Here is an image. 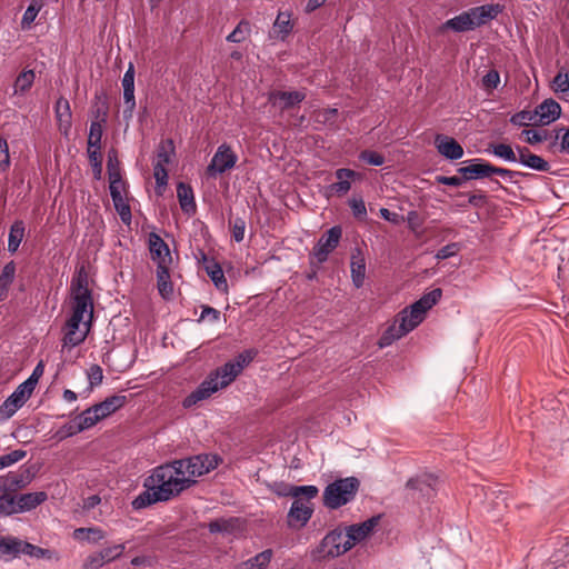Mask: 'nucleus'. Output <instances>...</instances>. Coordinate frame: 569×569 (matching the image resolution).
I'll use <instances>...</instances> for the list:
<instances>
[{"instance_id":"obj_22","label":"nucleus","mask_w":569,"mask_h":569,"mask_svg":"<svg viewBox=\"0 0 569 569\" xmlns=\"http://www.w3.org/2000/svg\"><path fill=\"white\" fill-rule=\"evenodd\" d=\"M29 482L30 478L24 473L9 472L0 476V489L3 495H11V492L27 487Z\"/></svg>"},{"instance_id":"obj_30","label":"nucleus","mask_w":569,"mask_h":569,"mask_svg":"<svg viewBox=\"0 0 569 569\" xmlns=\"http://www.w3.org/2000/svg\"><path fill=\"white\" fill-rule=\"evenodd\" d=\"M272 558V550L267 549L254 557L239 563L234 569H266Z\"/></svg>"},{"instance_id":"obj_20","label":"nucleus","mask_w":569,"mask_h":569,"mask_svg":"<svg viewBox=\"0 0 569 569\" xmlns=\"http://www.w3.org/2000/svg\"><path fill=\"white\" fill-rule=\"evenodd\" d=\"M518 161L532 170L547 172L550 169V164L540 156L533 154L526 147L517 146Z\"/></svg>"},{"instance_id":"obj_40","label":"nucleus","mask_w":569,"mask_h":569,"mask_svg":"<svg viewBox=\"0 0 569 569\" xmlns=\"http://www.w3.org/2000/svg\"><path fill=\"white\" fill-rule=\"evenodd\" d=\"M41 8H42V4L37 0H33L28 6V8L26 9V11L22 16V19H21V29L22 30H29L31 28V26L34 22Z\"/></svg>"},{"instance_id":"obj_6","label":"nucleus","mask_w":569,"mask_h":569,"mask_svg":"<svg viewBox=\"0 0 569 569\" xmlns=\"http://www.w3.org/2000/svg\"><path fill=\"white\" fill-rule=\"evenodd\" d=\"M178 470H181V475L187 480L188 488L196 482L194 478L201 477L214 469L219 459L213 455H197L186 459H179L173 461Z\"/></svg>"},{"instance_id":"obj_2","label":"nucleus","mask_w":569,"mask_h":569,"mask_svg":"<svg viewBox=\"0 0 569 569\" xmlns=\"http://www.w3.org/2000/svg\"><path fill=\"white\" fill-rule=\"evenodd\" d=\"M143 487L146 490L132 501V508L136 510L156 502L168 501L188 488L186 478L173 461L154 468L144 479Z\"/></svg>"},{"instance_id":"obj_36","label":"nucleus","mask_w":569,"mask_h":569,"mask_svg":"<svg viewBox=\"0 0 569 569\" xmlns=\"http://www.w3.org/2000/svg\"><path fill=\"white\" fill-rule=\"evenodd\" d=\"M206 271H207L208 276L210 277V279L212 280V282L214 283L217 289L222 290V291L227 290L228 284H227L226 277L223 274L221 267L217 262L211 261L210 263H208L206 266Z\"/></svg>"},{"instance_id":"obj_55","label":"nucleus","mask_w":569,"mask_h":569,"mask_svg":"<svg viewBox=\"0 0 569 569\" xmlns=\"http://www.w3.org/2000/svg\"><path fill=\"white\" fill-rule=\"evenodd\" d=\"M124 551V545H114L111 547H107L101 549L99 552L103 556V559L107 562H110L117 558H119Z\"/></svg>"},{"instance_id":"obj_46","label":"nucleus","mask_w":569,"mask_h":569,"mask_svg":"<svg viewBox=\"0 0 569 569\" xmlns=\"http://www.w3.org/2000/svg\"><path fill=\"white\" fill-rule=\"evenodd\" d=\"M82 419H83V411L78 415L70 423L64 425L59 433L61 435V438L70 437L73 435H77L81 431L87 430L88 428H82Z\"/></svg>"},{"instance_id":"obj_10","label":"nucleus","mask_w":569,"mask_h":569,"mask_svg":"<svg viewBox=\"0 0 569 569\" xmlns=\"http://www.w3.org/2000/svg\"><path fill=\"white\" fill-rule=\"evenodd\" d=\"M238 161V156L232 150V148L227 144H220L210 163L207 167V174L209 177H217L218 174H222L228 170H231Z\"/></svg>"},{"instance_id":"obj_45","label":"nucleus","mask_w":569,"mask_h":569,"mask_svg":"<svg viewBox=\"0 0 569 569\" xmlns=\"http://www.w3.org/2000/svg\"><path fill=\"white\" fill-rule=\"evenodd\" d=\"M27 456V451L22 449L12 450L9 453L0 456V470L13 466Z\"/></svg>"},{"instance_id":"obj_42","label":"nucleus","mask_w":569,"mask_h":569,"mask_svg":"<svg viewBox=\"0 0 569 569\" xmlns=\"http://www.w3.org/2000/svg\"><path fill=\"white\" fill-rule=\"evenodd\" d=\"M510 122L512 124L519 126V127H526V126L539 123L537 114H533V110L532 111L523 110V111L515 113L510 118Z\"/></svg>"},{"instance_id":"obj_35","label":"nucleus","mask_w":569,"mask_h":569,"mask_svg":"<svg viewBox=\"0 0 569 569\" xmlns=\"http://www.w3.org/2000/svg\"><path fill=\"white\" fill-rule=\"evenodd\" d=\"M34 78L36 74L33 70L22 71L14 81L13 93L23 94L24 92H27L32 87Z\"/></svg>"},{"instance_id":"obj_17","label":"nucleus","mask_w":569,"mask_h":569,"mask_svg":"<svg viewBox=\"0 0 569 569\" xmlns=\"http://www.w3.org/2000/svg\"><path fill=\"white\" fill-rule=\"evenodd\" d=\"M108 112V106L106 101L101 102V106L97 108V120L92 121L90 124V130L88 134V146L97 147L101 146V138L103 133L102 123L106 122Z\"/></svg>"},{"instance_id":"obj_64","label":"nucleus","mask_w":569,"mask_h":569,"mask_svg":"<svg viewBox=\"0 0 569 569\" xmlns=\"http://www.w3.org/2000/svg\"><path fill=\"white\" fill-rule=\"evenodd\" d=\"M44 372V365L40 361L33 369L31 376L26 380L27 383H30L32 388H36L40 377Z\"/></svg>"},{"instance_id":"obj_19","label":"nucleus","mask_w":569,"mask_h":569,"mask_svg":"<svg viewBox=\"0 0 569 569\" xmlns=\"http://www.w3.org/2000/svg\"><path fill=\"white\" fill-rule=\"evenodd\" d=\"M560 104L553 99L545 100L533 110V114H537L540 124L553 122L560 117Z\"/></svg>"},{"instance_id":"obj_41","label":"nucleus","mask_w":569,"mask_h":569,"mask_svg":"<svg viewBox=\"0 0 569 569\" xmlns=\"http://www.w3.org/2000/svg\"><path fill=\"white\" fill-rule=\"evenodd\" d=\"M250 31V23L246 20H242L238 23L234 30L230 34H228L227 41L233 43H241L249 37Z\"/></svg>"},{"instance_id":"obj_53","label":"nucleus","mask_w":569,"mask_h":569,"mask_svg":"<svg viewBox=\"0 0 569 569\" xmlns=\"http://www.w3.org/2000/svg\"><path fill=\"white\" fill-rule=\"evenodd\" d=\"M10 167V154L7 139L0 138V172H6Z\"/></svg>"},{"instance_id":"obj_33","label":"nucleus","mask_w":569,"mask_h":569,"mask_svg":"<svg viewBox=\"0 0 569 569\" xmlns=\"http://www.w3.org/2000/svg\"><path fill=\"white\" fill-rule=\"evenodd\" d=\"M16 276V264L13 261L8 262L0 274V301L7 297L8 289L13 282Z\"/></svg>"},{"instance_id":"obj_1","label":"nucleus","mask_w":569,"mask_h":569,"mask_svg":"<svg viewBox=\"0 0 569 569\" xmlns=\"http://www.w3.org/2000/svg\"><path fill=\"white\" fill-rule=\"evenodd\" d=\"M70 295L71 315L66 322L63 347L74 348L86 340L93 318V299L88 273L83 267L71 281Z\"/></svg>"},{"instance_id":"obj_4","label":"nucleus","mask_w":569,"mask_h":569,"mask_svg":"<svg viewBox=\"0 0 569 569\" xmlns=\"http://www.w3.org/2000/svg\"><path fill=\"white\" fill-rule=\"evenodd\" d=\"M441 296V289H433L412 303L409 309L402 310L380 337L379 347L386 348L412 331L422 322L425 313L440 300Z\"/></svg>"},{"instance_id":"obj_12","label":"nucleus","mask_w":569,"mask_h":569,"mask_svg":"<svg viewBox=\"0 0 569 569\" xmlns=\"http://www.w3.org/2000/svg\"><path fill=\"white\" fill-rule=\"evenodd\" d=\"M380 516H373L361 523L347 527L343 535L346 537L345 540L350 545V549L357 543L363 541L378 526Z\"/></svg>"},{"instance_id":"obj_51","label":"nucleus","mask_w":569,"mask_h":569,"mask_svg":"<svg viewBox=\"0 0 569 569\" xmlns=\"http://www.w3.org/2000/svg\"><path fill=\"white\" fill-rule=\"evenodd\" d=\"M172 153H173V147H172L171 141L167 142V143H161L157 150L156 162L160 163V164H166V166L169 164L171 161Z\"/></svg>"},{"instance_id":"obj_15","label":"nucleus","mask_w":569,"mask_h":569,"mask_svg":"<svg viewBox=\"0 0 569 569\" xmlns=\"http://www.w3.org/2000/svg\"><path fill=\"white\" fill-rule=\"evenodd\" d=\"M467 166L460 167L458 172L467 180L483 179L491 177V163L483 159H471Z\"/></svg>"},{"instance_id":"obj_34","label":"nucleus","mask_w":569,"mask_h":569,"mask_svg":"<svg viewBox=\"0 0 569 569\" xmlns=\"http://www.w3.org/2000/svg\"><path fill=\"white\" fill-rule=\"evenodd\" d=\"M106 537L103 530L97 527L92 528H78L73 531V538L84 540L91 543H97Z\"/></svg>"},{"instance_id":"obj_25","label":"nucleus","mask_w":569,"mask_h":569,"mask_svg":"<svg viewBox=\"0 0 569 569\" xmlns=\"http://www.w3.org/2000/svg\"><path fill=\"white\" fill-rule=\"evenodd\" d=\"M445 28L456 32H463L476 29L470 9L446 21Z\"/></svg>"},{"instance_id":"obj_3","label":"nucleus","mask_w":569,"mask_h":569,"mask_svg":"<svg viewBox=\"0 0 569 569\" xmlns=\"http://www.w3.org/2000/svg\"><path fill=\"white\" fill-rule=\"evenodd\" d=\"M257 351L249 349L239 353L233 361H229L211 372L199 387L184 398V408H191L199 401L209 398L218 390L229 386L256 357Z\"/></svg>"},{"instance_id":"obj_61","label":"nucleus","mask_w":569,"mask_h":569,"mask_svg":"<svg viewBox=\"0 0 569 569\" xmlns=\"http://www.w3.org/2000/svg\"><path fill=\"white\" fill-rule=\"evenodd\" d=\"M101 146L90 147L88 146L87 152L91 164L100 172L102 164Z\"/></svg>"},{"instance_id":"obj_63","label":"nucleus","mask_w":569,"mask_h":569,"mask_svg":"<svg viewBox=\"0 0 569 569\" xmlns=\"http://www.w3.org/2000/svg\"><path fill=\"white\" fill-rule=\"evenodd\" d=\"M459 251V244L458 243H449L442 248H440L436 253L437 260H445L450 257H453Z\"/></svg>"},{"instance_id":"obj_52","label":"nucleus","mask_w":569,"mask_h":569,"mask_svg":"<svg viewBox=\"0 0 569 569\" xmlns=\"http://www.w3.org/2000/svg\"><path fill=\"white\" fill-rule=\"evenodd\" d=\"M521 134L523 136L525 141L530 144L542 142L548 137L547 131L535 129L523 130Z\"/></svg>"},{"instance_id":"obj_8","label":"nucleus","mask_w":569,"mask_h":569,"mask_svg":"<svg viewBox=\"0 0 569 569\" xmlns=\"http://www.w3.org/2000/svg\"><path fill=\"white\" fill-rule=\"evenodd\" d=\"M343 531L336 529L327 533L319 546L312 551L315 560L337 558L350 550V545L345 540Z\"/></svg>"},{"instance_id":"obj_18","label":"nucleus","mask_w":569,"mask_h":569,"mask_svg":"<svg viewBox=\"0 0 569 569\" xmlns=\"http://www.w3.org/2000/svg\"><path fill=\"white\" fill-rule=\"evenodd\" d=\"M305 98L301 91H273L269 94V102L284 110L299 104Z\"/></svg>"},{"instance_id":"obj_56","label":"nucleus","mask_w":569,"mask_h":569,"mask_svg":"<svg viewBox=\"0 0 569 569\" xmlns=\"http://www.w3.org/2000/svg\"><path fill=\"white\" fill-rule=\"evenodd\" d=\"M349 206L356 218L365 219L367 217V209L362 198H351L349 200Z\"/></svg>"},{"instance_id":"obj_49","label":"nucleus","mask_w":569,"mask_h":569,"mask_svg":"<svg viewBox=\"0 0 569 569\" xmlns=\"http://www.w3.org/2000/svg\"><path fill=\"white\" fill-rule=\"evenodd\" d=\"M291 30L290 16L280 12L273 23V31L281 34V38L287 36Z\"/></svg>"},{"instance_id":"obj_57","label":"nucleus","mask_w":569,"mask_h":569,"mask_svg":"<svg viewBox=\"0 0 569 569\" xmlns=\"http://www.w3.org/2000/svg\"><path fill=\"white\" fill-rule=\"evenodd\" d=\"M232 238L236 242H241L244 238L246 221L242 218H236L231 226Z\"/></svg>"},{"instance_id":"obj_9","label":"nucleus","mask_w":569,"mask_h":569,"mask_svg":"<svg viewBox=\"0 0 569 569\" xmlns=\"http://www.w3.org/2000/svg\"><path fill=\"white\" fill-rule=\"evenodd\" d=\"M47 500V493L43 491L22 493L17 497L8 495V499L2 503L1 511L3 516L30 511Z\"/></svg>"},{"instance_id":"obj_24","label":"nucleus","mask_w":569,"mask_h":569,"mask_svg":"<svg viewBox=\"0 0 569 569\" xmlns=\"http://www.w3.org/2000/svg\"><path fill=\"white\" fill-rule=\"evenodd\" d=\"M21 543L22 540L13 536L0 537V558L6 561L19 558Z\"/></svg>"},{"instance_id":"obj_32","label":"nucleus","mask_w":569,"mask_h":569,"mask_svg":"<svg viewBox=\"0 0 569 569\" xmlns=\"http://www.w3.org/2000/svg\"><path fill=\"white\" fill-rule=\"evenodd\" d=\"M157 282L159 293L163 298H168L173 291L170 282L169 266H157Z\"/></svg>"},{"instance_id":"obj_58","label":"nucleus","mask_w":569,"mask_h":569,"mask_svg":"<svg viewBox=\"0 0 569 569\" xmlns=\"http://www.w3.org/2000/svg\"><path fill=\"white\" fill-rule=\"evenodd\" d=\"M20 409L9 397L0 406V419L7 420L11 418Z\"/></svg>"},{"instance_id":"obj_48","label":"nucleus","mask_w":569,"mask_h":569,"mask_svg":"<svg viewBox=\"0 0 569 569\" xmlns=\"http://www.w3.org/2000/svg\"><path fill=\"white\" fill-rule=\"evenodd\" d=\"M123 100H124L123 118L131 119L132 114H133V110L136 108L134 88H123Z\"/></svg>"},{"instance_id":"obj_50","label":"nucleus","mask_w":569,"mask_h":569,"mask_svg":"<svg viewBox=\"0 0 569 569\" xmlns=\"http://www.w3.org/2000/svg\"><path fill=\"white\" fill-rule=\"evenodd\" d=\"M482 88L487 91H492L498 88L500 83V74L497 70H489L481 79Z\"/></svg>"},{"instance_id":"obj_43","label":"nucleus","mask_w":569,"mask_h":569,"mask_svg":"<svg viewBox=\"0 0 569 569\" xmlns=\"http://www.w3.org/2000/svg\"><path fill=\"white\" fill-rule=\"evenodd\" d=\"M319 490L316 486L308 485V486H293L291 485L290 490V497H293L296 499L306 498L307 500H310L315 498L318 495Z\"/></svg>"},{"instance_id":"obj_13","label":"nucleus","mask_w":569,"mask_h":569,"mask_svg":"<svg viewBox=\"0 0 569 569\" xmlns=\"http://www.w3.org/2000/svg\"><path fill=\"white\" fill-rule=\"evenodd\" d=\"M312 513L313 508L309 501L296 499L288 512V525L292 528H302L307 525Z\"/></svg>"},{"instance_id":"obj_38","label":"nucleus","mask_w":569,"mask_h":569,"mask_svg":"<svg viewBox=\"0 0 569 569\" xmlns=\"http://www.w3.org/2000/svg\"><path fill=\"white\" fill-rule=\"evenodd\" d=\"M436 481L437 478L432 475H423L421 477L410 479L407 485L412 489L421 491L423 495H429V491L432 490Z\"/></svg>"},{"instance_id":"obj_44","label":"nucleus","mask_w":569,"mask_h":569,"mask_svg":"<svg viewBox=\"0 0 569 569\" xmlns=\"http://www.w3.org/2000/svg\"><path fill=\"white\" fill-rule=\"evenodd\" d=\"M109 180H110V196L112 200L116 198L122 197L124 191V182L122 181L120 174L118 172H113L109 169Z\"/></svg>"},{"instance_id":"obj_16","label":"nucleus","mask_w":569,"mask_h":569,"mask_svg":"<svg viewBox=\"0 0 569 569\" xmlns=\"http://www.w3.org/2000/svg\"><path fill=\"white\" fill-rule=\"evenodd\" d=\"M435 144L438 152L446 159L458 160L463 157V148L451 137L437 134Z\"/></svg>"},{"instance_id":"obj_59","label":"nucleus","mask_w":569,"mask_h":569,"mask_svg":"<svg viewBox=\"0 0 569 569\" xmlns=\"http://www.w3.org/2000/svg\"><path fill=\"white\" fill-rule=\"evenodd\" d=\"M360 159L365 162H367L368 164H371V166H382L383 162H385V158L376 152V151H369V150H366V151H362L360 153Z\"/></svg>"},{"instance_id":"obj_14","label":"nucleus","mask_w":569,"mask_h":569,"mask_svg":"<svg viewBox=\"0 0 569 569\" xmlns=\"http://www.w3.org/2000/svg\"><path fill=\"white\" fill-rule=\"evenodd\" d=\"M149 250L152 260L158 266H169L171 263L172 258L168 244L154 232L149 234Z\"/></svg>"},{"instance_id":"obj_60","label":"nucleus","mask_w":569,"mask_h":569,"mask_svg":"<svg viewBox=\"0 0 569 569\" xmlns=\"http://www.w3.org/2000/svg\"><path fill=\"white\" fill-rule=\"evenodd\" d=\"M88 379L90 387L98 386L102 382L103 372L100 366L93 365L88 369Z\"/></svg>"},{"instance_id":"obj_26","label":"nucleus","mask_w":569,"mask_h":569,"mask_svg":"<svg viewBox=\"0 0 569 569\" xmlns=\"http://www.w3.org/2000/svg\"><path fill=\"white\" fill-rule=\"evenodd\" d=\"M54 112L60 130L67 132L71 127V109L69 101L60 97L56 102Z\"/></svg>"},{"instance_id":"obj_27","label":"nucleus","mask_w":569,"mask_h":569,"mask_svg":"<svg viewBox=\"0 0 569 569\" xmlns=\"http://www.w3.org/2000/svg\"><path fill=\"white\" fill-rule=\"evenodd\" d=\"M358 176L359 174L351 169H347V168L338 169L336 171V178L338 179V182L331 184L330 189L336 191L338 194L343 196L351 188V183L349 180L355 179Z\"/></svg>"},{"instance_id":"obj_28","label":"nucleus","mask_w":569,"mask_h":569,"mask_svg":"<svg viewBox=\"0 0 569 569\" xmlns=\"http://www.w3.org/2000/svg\"><path fill=\"white\" fill-rule=\"evenodd\" d=\"M486 152L492 154L506 162H517V150L515 151L510 144L506 143H490L488 144Z\"/></svg>"},{"instance_id":"obj_11","label":"nucleus","mask_w":569,"mask_h":569,"mask_svg":"<svg viewBox=\"0 0 569 569\" xmlns=\"http://www.w3.org/2000/svg\"><path fill=\"white\" fill-rule=\"evenodd\" d=\"M341 236V227L335 226L320 237L312 251L319 263L327 261L328 256L338 247Z\"/></svg>"},{"instance_id":"obj_5","label":"nucleus","mask_w":569,"mask_h":569,"mask_svg":"<svg viewBox=\"0 0 569 569\" xmlns=\"http://www.w3.org/2000/svg\"><path fill=\"white\" fill-rule=\"evenodd\" d=\"M359 480L355 477L338 479L329 483L323 491V505L329 509H338L356 497Z\"/></svg>"},{"instance_id":"obj_54","label":"nucleus","mask_w":569,"mask_h":569,"mask_svg":"<svg viewBox=\"0 0 569 569\" xmlns=\"http://www.w3.org/2000/svg\"><path fill=\"white\" fill-rule=\"evenodd\" d=\"M153 176L158 188H164L168 183V171L166 164L154 162Z\"/></svg>"},{"instance_id":"obj_37","label":"nucleus","mask_w":569,"mask_h":569,"mask_svg":"<svg viewBox=\"0 0 569 569\" xmlns=\"http://www.w3.org/2000/svg\"><path fill=\"white\" fill-rule=\"evenodd\" d=\"M553 90L563 99L569 100V69H562L553 79Z\"/></svg>"},{"instance_id":"obj_39","label":"nucleus","mask_w":569,"mask_h":569,"mask_svg":"<svg viewBox=\"0 0 569 569\" xmlns=\"http://www.w3.org/2000/svg\"><path fill=\"white\" fill-rule=\"evenodd\" d=\"M34 388L23 381L20 383L16 390L9 396V398L20 408L27 402V400L32 395Z\"/></svg>"},{"instance_id":"obj_62","label":"nucleus","mask_w":569,"mask_h":569,"mask_svg":"<svg viewBox=\"0 0 569 569\" xmlns=\"http://www.w3.org/2000/svg\"><path fill=\"white\" fill-rule=\"evenodd\" d=\"M107 561L103 559V556L98 551L87 557L84 561V568L87 569H99Z\"/></svg>"},{"instance_id":"obj_31","label":"nucleus","mask_w":569,"mask_h":569,"mask_svg":"<svg viewBox=\"0 0 569 569\" xmlns=\"http://www.w3.org/2000/svg\"><path fill=\"white\" fill-rule=\"evenodd\" d=\"M24 223L21 220H17L12 223L10 231H9V238H8V251L11 253H14L21 241L24 237Z\"/></svg>"},{"instance_id":"obj_7","label":"nucleus","mask_w":569,"mask_h":569,"mask_svg":"<svg viewBox=\"0 0 569 569\" xmlns=\"http://www.w3.org/2000/svg\"><path fill=\"white\" fill-rule=\"evenodd\" d=\"M127 402V397L122 395H113L106 398L102 402L97 403L83 411L82 428H91L99 421L108 418L117 410L121 409Z\"/></svg>"},{"instance_id":"obj_21","label":"nucleus","mask_w":569,"mask_h":569,"mask_svg":"<svg viewBox=\"0 0 569 569\" xmlns=\"http://www.w3.org/2000/svg\"><path fill=\"white\" fill-rule=\"evenodd\" d=\"M350 269L352 283L356 288H361L366 278V259L359 248L352 251Z\"/></svg>"},{"instance_id":"obj_29","label":"nucleus","mask_w":569,"mask_h":569,"mask_svg":"<svg viewBox=\"0 0 569 569\" xmlns=\"http://www.w3.org/2000/svg\"><path fill=\"white\" fill-rule=\"evenodd\" d=\"M177 197L183 212L193 213L196 211V202L191 187L180 182L177 187Z\"/></svg>"},{"instance_id":"obj_23","label":"nucleus","mask_w":569,"mask_h":569,"mask_svg":"<svg viewBox=\"0 0 569 569\" xmlns=\"http://www.w3.org/2000/svg\"><path fill=\"white\" fill-rule=\"evenodd\" d=\"M502 10L503 7L498 3L485 4L470 9L472 19L477 28L493 20L499 13L502 12Z\"/></svg>"},{"instance_id":"obj_47","label":"nucleus","mask_w":569,"mask_h":569,"mask_svg":"<svg viewBox=\"0 0 569 569\" xmlns=\"http://www.w3.org/2000/svg\"><path fill=\"white\" fill-rule=\"evenodd\" d=\"M112 202H113V206H114L117 212L120 216L121 221L126 224H130L131 210H130V206L128 204L126 198L122 196V197L116 198V200H112Z\"/></svg>"}]
</instances>
